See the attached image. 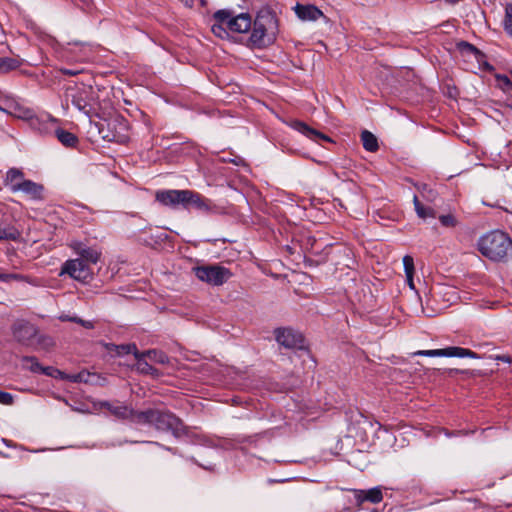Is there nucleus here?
Masks as SVG:
<instances>
[{"instance_id": "nucleus-43", "label": "nucleus", "mask_w": 512, "mask_h": 512, "mask_svg": "<svg viewBox=\"0 0 512 512\" xmlns=\"http://www.w3.org/2000/svg\"><path fill=\"white\" fill-rule=\"evenodd\" d=\"M77 324H80L81 326L85 327L86 329H92L94 328V324L92 321L83 320L78 317V321H76Z\"/></svg>"}, {"instance_id": "nucleus-27", "label": "nucleus", "mask_w": 512, "mask_h": 512, "mask_svg": "<svg viewBox=\"0 0 512 512\" xmlns=\"http://www.w3.org/2000/svg\"><path fill=\"white\" fill-rule=\"evenodd\" d=\"M415 355L427 356V357H451V347L443 349H432V350H420Z\"/></svg>"}, {"instance_id": "nucleus-5", "label": "nucleus", "mask_w": 512, "mask_h": 512, "mask_svg": "<svg viewBox=\"0 0 512 512\" xmlns=\"http://www.w3.org/2000/svg\"><path fill=\"white\" fill-rule=\"evenodd\" d=\"M193 272L200 281L213 286L223 285L232 276L228 268L217 264L197 266L193 268Z\"/></svg>"}, {"instance_id": "nucleus-32", "label": "nucleus", "mask_w": 512, "mask_h": 512, "mask_svg": "<svg viewBox=\"0 0 512 512\" xmlns=\"http://www.w3.org/2000/svg\"><path fill=\"white\" fill-rule=\"evenodd\" d=\"M115 352L119 356L127 355L130 353H132L134 356H136L139 353L135 344L116 345Z\"/></svg>"}, {"instance_id": "nucleus-16", "label": "nucleus", "mask_w": 512, "mask_h": 512, "mask_svg": "<svg viewBox=\"0 0 512 512\" xmlns=\"http://www.w3.org/2000/svg\"><path fill=\"white\" fill-rule=\"evenodd\" d=\"M102 407L106 408L111 414L120 419H130L133 423H135V416L139 411H134L133 409L122 405L120 403H110L103 402Z\"/></svg>"}, {"instance_id": "nucleus-49", "label": "nucleus", "mask_w": 512, "mask_h": 512, "mask_svg": "<svg viewBox=\"0 0 512 512\" xmlns=\"http://www.w3.org/2000/svg\"><path fill=\"white\" fill-rule=\"evenodd\" d=\"M447 3L451 4V5H455L457 4L460 0H445Z\"/></svg>"}, {"instance_id": "nucleus-48", "label": "nucleus", "mask_w": 512, "mask_h": 512, "mask_svg": "<svg viewBox=\"0 0 512 512\" xmlns=\"http://www.w3.org/2000/svg\"><path fill=\"white\" fill-rule=\"evenodd\" d=\"M498 359H500L501 361H504V362H508V363L510 362V359L507 356H501Z\"/></svg>"}, {"instance_id": "nucleus-10", "label": "nucleus", "mask_w": 512, "mask_h": 512, "mask_svg": "<svg viewBox=\"0 0 512 512\" xmlns=\"http://www.w3.org/2000/svg\"><path fill=\"white\" fill-rule=\"evenodd\" d=\"M27 114L29 126L41 134L50 133L52 126L57 122L50 114L36 115L32 111H28Z\"/></svg>"}, {"instance_id": "nucleus-39", "label": "nucleus", "mask_w": 512, "mask_h": 512, "mask_svg": "<svg viewBox=\"0 0 512 512\" xmlns=\"http://www.w3.org/2000/svg\"><path fill=\"white\" fill-rule=\"evenodd\" d=\"M439 221L445 227H455L457 225V220L452 214L439 216Z\"/></svg>"}, {"instance_id": "nucleus-26", "label": "nucleus", "mask_w": 512, "mask_h": 512, "mask_svg": "<svg viewBox=\"0 0 512 512\" xmlns=\"http://www.w3.org/2000/svg\"><path fill=\"white\" fill-rule=\"evenodd\" d=\"M149 362L165 364L168 362V357L165 353L158 350H147L143 352Z\"/></svg>"}, {"instance_id": "nucleus-50", "label": "nucleus", "mask_w": 512, "mask_h": 512, "mask_svg": "<svg viewBox=\"0 0 512 512\" xmlns=\"http://www.w3.org/2000/svg\"><path fill=\"white\" fill-rule=\"evenodd\" d=\"M28 111H29V110L24 111V112H23V115H21V118L25 119L26 121H27V115H28V114H27V112H28Z\"/></svg>"}, {"instance_id": "nucleus-30", "label": "nucleus", "mask_w": 512, "mask_h": 512, "mask_svg": "<svg viewBox=\"0 0 512 512\" xmlns=\"http://www.w3.org/2000/svg\"><path fill=\"white\" fill-rule=\"evenodd\" d=\"M54 345V341L51 337L39 334L37 332L36 336V344L32 346L35 349L41 348V349H49Z\"/></svg>"}, {"instance_id": "nucleus-7", "label": "nucleus", "mask_w": 512, "mask_h": 512, "mask_svg": "<svg viewBox=\"0 0 512 512\" xmlns=\"http://www.w3.org/2000/svg\"><path fill=\"white\" fill-rule=\"evenodd\" d=\"M37 328L26 321H17L12 326L14 339L24 346H34L36 344Z\"/></svg>"}, {"instance_id": "nucleus-25", "label": "nucleus", "mask_w": 512, "mask_h": 512, "mask_svg": "<svg viewBox=\"0 0 512 512\" xmlns=\"http://www.w3.org/2000/svg\"><path fill=\"white\" fill-rule=\"evenodd\" d=\"M361 140L365 150L375 152L378 149V141L375 135L367 130L361 133Z\"/></svg>"}, {"instance_id": "nucleus-46", "label": "nucleus", "mask_w": 512, "mask_h": 512, "mask_svg": "<svg viewBox=\"0 0 512 512\" xmlns=\"http://www.w3.org/2000/svg\"><path fill=\"white\" fill-rule=\"evenodd\" d=\"M72 380H73L74 382L81 381V380H82V375H81V374L74 375V376L72 377Z\"/></svg>"}, {"instance_id": "nucleus-36", "label": "nucleus", "mask_w": 512, "mask_h": 512, "mask_svg": "<svg viewBox=\"0 0 512 512\" xmlns=\"http://www.w3.org/2000/svg\"><path fill=\"white\" fill-rule=\"evenodd\" d=\"M19 233L13 228H1L0 227V240H15Z\"/></svg>"}, {"instance_id": "nucleus-24", "label": "nucleus", "mask_w": 512, "mask_h": 512, "mask_svg": "<svg viewBox=\"0 0 512 512\" xmlns=\"http://www.w3.org/2000/svg\"><path fill=\"white\" fill-rule=\"evenodd\" d=\"M22 60L19 58L0 57V73H7L19 68Z\"/></svg>"}, {"instance_id": "nucleus-9", "label": "nucleus", "mask_w": 512, "mask_h": 512, "mask_svg": "<svg viewBox=\"0 0 512 512\" xmlns=\"http://www.w3.org/2000/svg\"><path fill=\"white\" fill-rule=\"evenodd\" d=\"M215 208L211 200L192 190H187L184 209H195L202 213H210Z\"/></svg>"}, {"instance_id": "nucleus-41", "label": "nucleus", "mask_w": 512, "mask_h": 512, "mask_svg": "<svg viewBox=\"0 0 512 512\" xmlns=\"http://www.w3.org/2000/svg\"><path fill=\"white\" fill-rule=\"evenodd\" d=\"M365 495H366L365 490H360V489L354 490V496H355V499H356L358 505H361L363 502L366 501Z\"/></svg>"}, {"instance_id": "nucleus-4", "label": "nucleus", "mask_w": 512, "mask_h": 512, "mask_svg": "<svg viewBox=\"0 0 512 512\" xmlns=\"http://www.w3.org/2000/svg\"><path fill=\"white\" fill-rule=\"evenodd\" d=\"M135 424L151 425L159 431H171L176 436L184 432V425L178 417L157 409L139 411L135 416Z\"/></svg>"}, {"instance_id": "nucleus-1", "label": "nucleus", "mask_w": 512, "mask_h": 512, "mask_svg": "<svg viewBox=\"0 0 512 512\" xmlns=\"http://www.w3.org/2000/svg\"><path fill=\"white\" fill-rule=\"evenodd\" d=\"M278 34V20L276 15L264 9L257 13L253 24L251 23V35L249 45L255 48H265L272 45Z\"/></svg>"}, {"instance_id": "nucleus-17", "label": "nucleus", "mask_w": 512, "mask_h": 512, "mask_svg": "<svg viewBox=\"0 0 512 512\" xmlns=\"http://www.w3.org/2000/svg\"><path fill=\"white\" fill-rule=\"evenodd\" d=\"M74 251L84 260L86 263H97L100 259L101 253L94 248L87 247L80 242H76L72 245Z\"/></svg>"}, {"instance_id": "nucleus-42", "label": "nucleus", "mask_w": 512, "mask_h": 512, "mask_svg": "<svg viewBox=\"0 0 512 512\" xmlns=\"http://www.w3.org/2000/svg\"><path fill=\"white\" fill-rule=\"evenodd\" d=\"M59 320L60 321H69V322H75L78 321V317L77 316H70V315H67V314H61L59 317Z\"/></svg>"}, {"instance_id": "nucleus-8", "label": "nucleus", "mask_w": 512, "mask_h": 512, "mask_svg": "<svg viewBox=\"0 0 512 512\" xmlns=\"http://www.w3.org/2000/svg\"><path fill=\"white\" fill-rule=\"evenodd\" d=\"M187 190H159L156 192V200L163 206L171 209L184 208Z\"/></svg>"}, {"instance_id": "nucleus-29", "label": "nucleus", "mask_w": 512, "mask_h": 512, "mask_svg": "<svg viewBox=\"0 0 512 512\" xmlns=\"http://www.w3.org/2000/svg\"><path fill=\"white\" fill-rule=\"evenodd\" d=\"M451 357H459V358H473L478 359L480 358L478 354L473 352L470 349L462 348V347H451Z\"/></svg>"}, {"instance_id": "nucleus-6", "label": "nucleus", "mask_w": 512, "mask_h": 512, "mask_svg": "<svg viewBox=\"0 0 512 512\" xmlns=\"http://www.w3.org/2000/svg\"><path fill=\"white\" fill-rule=\"evenodd\" d=\"M68 274L71 278L78 281H87L92 276L90 266L82 259L67 260L61 269L60 275Z\"/></svg>"}, {"instance_id": "nucleus-45", "label": "nucleus", "mask_w": 512, "mask_h": 512, "mask_svg": "<svg viewBox=\"0 0 512 512\" xmlns=\"http://www.w3.org/2000/svg\"><path fill=\"white\" fill-rule=\"evenodd\" d=\"M61 72L65 75L75 76L80 73V70L75 69H61Z\"/></svg>"}, {"instance_id": "nucleus-2", "label": "nucleus", "mask_w": 512, "mask_h": 512, "mask_svg": "<svg viewBox=\"0 0 512 512\" xmlns=\"http://www.w3.org/2000/svg\"><path fill=\"white\" fill-rule=\"evenodd\" d=\"M477 247L484 257L494 262H505L512 257V240L500 230H494L481 236Z\"/></svg>"}, {"instance_id": "nucleus-47", "label": "nucleus", "mask_w": 512, "mask_h": 512, "mask_svg": "<svg viewBox=\"0 0 512 512\" xmlns=\"http://www.w3.org/2000/svg\"><path fill=\"white\" fill-rule=\"evenodd\" d=\"M186 6H192L193 0H181Z\"/></svg>"}, {"instance_id": "nucleus-3", "label": "nucleus", "mask_w": 512, "mask_h": 512, "mask_svg": "<svg viewBox=\"0 0 512 512\" xmlns=\"http://www.w3.org/2000/svg\"><path fill=\"white\" fill-rule=\"evenodd\" d=\"M69 103L89 118L97 115L98 100L91 86L76 83L67 85L62 105L67 108Z\"/></svg>"}, {"instance_id": "nucleus-20", "label": "nucleus", "mask_w": 512, "mask_h": 512, "mask_svg": "<svg viewBox=\"0 0 512 512\" xmlns=\"http://www.w3.org/2000/svg\"><path fill=\"white\" fill-rule=\"evenodd\" d=\"M55 136L58 141L67 148H74L79 142L75 134L62 128L55 129Z\"/></svg>"}, {"instance_id": "nucleus-35", "label": "nucleus", "mask_w": 512, "mask_h": 512, "mask_svg": "<svg viewBox=\"0 0 512 512\" xmlns=\"http://www.w3.org/2000/svg\"><path fill=\"white\" fill-rule=\"evenodd\" d=\"M26 281V277L22 274L18 273H3L0 272V281L4 283H9L11 281Z\"/></svg>"}, {"instance_id": "nucleus-44", "label": "nucleus", "mask_w": 512, "mask_h": 512, "mask_svg": "<svg viewBox=\"0 0 512 512\" xmlns=\"http://www.w3.org/2000/svg\"><path fill=\"white\" fill-rule=\"evenodd\" d=\"M414 274L406 275V283L408 284L409 288L411 290H416L414 280H413Z\"/></svg>"}, {"instance_id": "nucleus-22", "label": "nucleus", "mask_w": 512, "mask_h": 512, "mask_svg": "<svg viewBox=\"0 0 512 512\" xmlns=\"http://www.w3.org/2000/svg\"><path fill=\"white\" fill-rule=\"evenodd\" d=\"M136 360H137V363H136V368L137 370L142 373V374H148V375H158V370L155 369L151 364L150 362L148 361V359L146 358V356L143 355V352H139L136 356H135Z\"/></svg>"}, {"instance_id": "nucleus-28", "label": "nucleus", "mask_w": 512, "mask_h": 512, "mask_svg": "<svg viewBox=\"0 0 512 512\" xmlns=\"http://www.w3.org/2000/svg\"><path fill=\"white\" fill-rule=\"evenodd\" d=\"M504 31L512 38V2L505 6V15L502 21Z\"/></svg>"}, {"instance_id": "nucleus-11", "label": "nucleus", "mask_w": 512, "mask_h": 512, "mask_svg": "<svg viewBox=\"0 0 512 512\" xmlns=\"http://www.w3.org/2000/svg\"><path fill=\"white\" fill-rule=\"evenodd\" d=\"M275 336H276L277 342L285 348L295 349V348L303 347L302 335L292 329H289V328L277 329L275 331Z\"/></svg>"}, {"instance_id": "nucleus-51", "label": "nucleus", "mask_w": 512, "mask_h": 512, "mask_svg": "<svg viewBox=\"0 0 512 512\" xmlns=\"http://www.w3.org/2000/svg\"><path fill=\"white\" fill-rule=\"evenodd\" d=\"M508 107L512 110V104H509Z\"/></svg>"}, {"instance_id": "nucleus-14", "label": "nucleus", "mask_w": 512, "mask_h": 512, "mask_svg": "<svg viewBox=\"0 0 512 512\" xmlns=\"http://www.w3.org/2000/svg\"><path fill=\"white\" fill-rule=\"evenodd\" d=\"M213 23L211 24L212 33L221 38L225 39L229 36V29L226 26L227 22V10H218L213 15Z\"/></svg>"}, {"instance_id": "nucleus-18", "label": "nucleus", "mask_w": 512, "mask_h": 512, "mask_svg": "<svg viewBox=\"0 0 512 512\" xmlns=\"http://www.w3.org/2000/svg\"><path fill=\"white\" fill-rule=\"evenodd\" d=\"M295 13L300 19L305 21H316L323 16L322 11L314 5L297 4L295 6Z\"/></svg>"}, {"instance_id": "nucleus-38", "label": "nucleus", "mask_w": 512, "mask_h": 512, "mask_svg": "<svg viewBox=\"0 0 512 512\" xmlns=\"http://www.w3.org/2000/svg\"><path fill=\"white\" fill-rule=\"evenodd\" d=\"M86 50V47H84L83 45H78V44H74L70 51L71 52H76V51H79L81 54L79 55H76L75 57H72L73 59H75L76 61H86L88 59V56L86 55V53H84V51Z\"/></svg>"}, {"instance_id": "nucleus-15", "label": "nucleus", "mask_w": 512, "mask_h": 512, "mask_svg": "<svg viewBox=\"0 0 512 512\" xmlns=\"http://www.w3.org/2000/svg\"><path fill=\"white\" fill-rule=\"evenodd\" d=\"M43 186L32 180L21 181V185L14 188V193L22 192L32 200H41L43 193Z\"/></svg>"}, {"instance_id": "nucleus-19", "label": "nucleus", "mask_w": 512, "mask_h": 512, "mask_svg": "<svg viewBox=\"0 0 512 512\" xmlns=\"http://www.w3.org/2000/svg\"><path fill=\"white\" fill-rule=\"evenodd\" d=\"M24 173L18 168H11L7 171L5 177V185L9 187L10 191L14 193V188L21 185V181H26Z\"/></svg>"}, {"instance_id": "nucleus-12", "label": "nucleus", "mask_w": 512, "mask_h": 512, "mask_svg": "<svg viewBox=\"0 0 512 512\" xmlns=\"http://www.w3.org/2000/svg\"><path fill=\"white\" fill-rule=\"evenodd\" d=\"M226 26L230 32L246 33L251 29V17L247 13L234 15L232 11L227 10Z\"/></svg>"}, {"instance_id": "nucleus-37", "label": "nucleus", "mask_w": 512, "mask_h": 512, "mask_svg": "<svg viewBox=\"0 0 512 512\" xmlns=\"http://www.w3.org/2000/svg\"><path fill=\"white\" fill-rule=\"evenodd\" d=\"M403 266H404L405 275L414 274L415 267H414V260H413L412 256L405 255L403 257Z\"/></svg>"}, {"instance_id": "nucleus-34", "label": "nucleus", "mask_w": 512, "mask_h": 512, "mask_svg": "<svg viewBox=\"0 0 512 512\" xmlns=\"http://www.w3.org/2000/svg\"><path fill=\"white\" fill-rule=\"evenodd\" d=\"M459 48L463 53L471 54L476 59H478L480 56H482L481 52L472 44L468 42H461L459 44Z\"/></svg>"}, {"instance_id": "nucleus-33", "label": "nucleus", "mask_w": 512, "mask_h": 512, "mask_svg": "<svg viewBox=\"0 0 512 512\" xmlns=\"http://www.w3.org/2000/svg\"><path fill=\"white\" fill-rule=\"evenodd\" d=\"M497 85L504 92H508L512 90V81L506 75L498 74L495 76Z\"/></svg>"}, {"instance_id": "nucleus-31", "label": "nucleus", "mask_w": 512, "mask_h": 512, "mask_svg": "<svg viewBox=\"0 0 512 512\" xmlns=\"http://www.w3.org/2000/svg\"><path fill=\"white\" fill-rule=\"evenodd\" d=\"M366 491V501H369L371 503H379L383 500V494L380 487H374Z\"/></svg>"}, {"instance_id": "nucleus-40", "label": "nucleus", "mask_w": 512, "mask_h": 512, "mask_svg": "<svg viewBox=\"0 0 512 512\" xmlns=\"http://www.w3.org/2000/svg\"><path fill=\"white\" fill-rule=\"evenodd\" d=\"M13 403V395L0 390V404L11 405Z\"/></svg>"}, {"instance_id": "nucleus-23", "label": "nucleus", "mask_w": 512, "mask_h": 512, "mask_svg": "<svg viewBox=\"0 0 512 512\" xmlns=\"http://www.w3.org/2000/svg\"><path fill=\"white\" fill-rule=\"evenodd\" d=\"M413 203L416 214L421 219L434 218L436 213L431 207H425L418 199L416 195L413 197Z\"/></svg>"}, {"instance_id": "nucleus-13", "label": "nucleus", "mask_w": 512, "mask_h": 512, "mask_svg": "<svg viewBox=\"0 0 512 512\" xmlns=\"http://www.w3.org/2000/svg\"><path fill=\"white\" fill-rule=\"evenodd\" d=\"M291 128L296 130L297 132L303 134L307 138L319 142L320 140H324L327 142H331V138L320 131L308 126L306 123L299 121V120H293L290 123Z\"/></svg>"}, {"instance_id": "nucleus-21", "label": "nucleus", "mask_w": 512, "mask_h": 512, "mask_svg": "<svg viewBox=\"0 0 512 512\" xmlns=\"http://www.w3.org/2000/svg\"><path fill=\"white\" fill-rule=\"evenodd\" d=\"M22 367L26 370H29L33 373H41L45 375H50L49 367H42L38 362L36 357L33 356H25L21 359Z\"/></svg>"}, {"instance_id": "nucleus-52", "label": "nucleus", "mask_w": 512, "mask_h": 512, "mask_svg": "<svg viewBox=\"0 0 512 512\" xmlns=\"http://www.w3.org/2000/svg\"><path fill=\"white\" fill-rule=\"evenodd\" d=\"M371 512H377V510H376V509H374V510H372Z\"/></svg>"}]
</instances>
